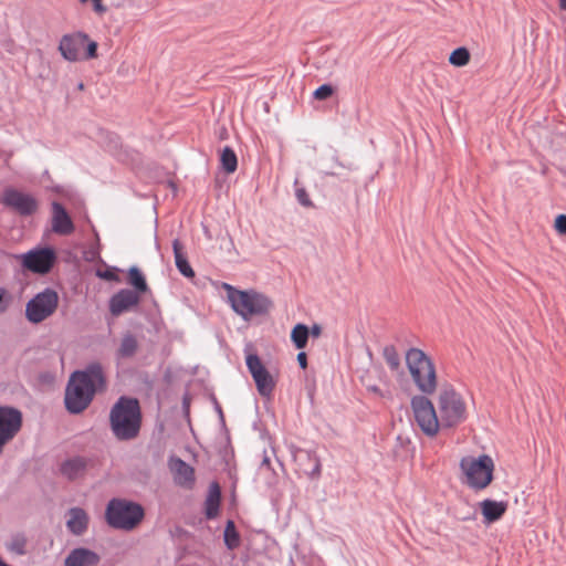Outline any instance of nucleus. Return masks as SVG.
<instances>
[{
    "mask_svg": "<svg viewBox=\"0 0 566 566\" xmlns=\"http://www.w3.org/2000/svg\"><path fill=\"white\" fill-rule=\"evenodd\" d=\"M333 165H331L327 169H325V175L328 176H338L340 171L345 169V166L338 161L336 157L332 158Z\"/></svg>",
    "mask_w": 566,
    "mask_h": 566,
    "instance_id": "36",
    "label": "nucleus"
},
{
    "mask_svg": "<svg viewBox=\"0 0 566 566\" xmlns=\"http://www.w3.org/2000/svg\"><path fill=\"white\" fill-rule=\"evenodd\" d=\"M56 261V253L50 247L34 249L22 255V266L38 274L49 273Z\"/></svg>",
    "mask_w": 566,
    "mask_h": 566,
    "instance_id": "12",
    "label": "nucleus"
},
{
    "mask_svg": "<svg viewBox=\"0 0 566 566\" xmlns=\"http://www.w3.org/2000/svg\"><path fill=\"white\" fill-rule=\"evenodd\" d=\"M245 363L249 373L255 382L258 392L262 397H271L275 389L276 381L270 371L265 368L260 357L256 354H249L247 356Z\"/></svg>",
    "mask_w": 566,
    "mask_h": 566,
    "instance_id": "10",
    "label": "nucleus"
},
{
    "mask_svg": "<svg viewBox=\"0 0 566 566\" xmlns=\"http://www.w3.org/2000/svg\"><path fill=\"white\" fill-rule=\"evenodd\" d=\"M70 518L66 522L67 530L76 536L83 535L88 527V515L81 507H72L69 511Z\"/></svg>",
    "mask_w": 566,
    "mask_h": 566,
    "instance_id": "22",
    "label": "nucleus"
},
{
    "mask_svg": "<svg viewBox=\"0 0 566 566\" xmlns=\"http://www.w3.org/2000/svg\"><path fill=\"white\" fill-rule=\"evenodd\" d=\"M295 185V197L298 203L305 208H313L314 203L311 200L306 189L302 186H300V182L297 179L294 181Z\"/></svg>",
    "mask_w": 566,
    "mask_h": 566,
    "instance_id": "33",
    "label": "nucleus"
},
{
    "mask_svg": "<svg viewBox=\"0 0 566 566\" xmlns=\"http://www.w3.org/2000/svg\"><path fill=\"white\" fill-rule=\"evenodd\" d=\"M224 545L228 549L233 551L240 546L241 538L232 520H228L223 532Z\"/></svg>",
    "mask_w": 566,
    "mask_h": 566,
    "instance_id": "27",
    "label": "nucleus"
},
{
    "mask_svg": "<svg viewBox=\"0 0 566 566\" xmlns=\"http://www.w3.org/2000/svg\"><path fill=\"white\" fill-rule=\"evenodd\" d=\"M172 250L175 255V263L178 271L186 277H193L195 271L190 266L185 253L182 252V245L179 240H174Z\"/></svg>",
    "mask_w": 566,
    "mask_h": 566,
    "instance_id": "25",
    "label": "nucleus"
},
{
    "mask_svg": "<svg viewBox=\"0 0 566 566\" xmlns=\"http://www.w3.org/2000/svg\"><path fill=\"white\" fill-rule=\"evenodd\" d=\"M459 465L465 476L464 483L474 491L484 490L493 481L494 461L488 454L463 457Z\"/></svg>",
    "mask_w": 566,
    "mask_h": 566,
    "instance_id": "6",
    "label": "nucleus"
},
{
    "mask_svg": "<svg viewBox=\"0 0 566 566\" xmlns=\"http://www.w3.org/2000/svg\"><path fill=\"white\" fill-rule=\"evenodd\" d=\"M470 52L467 48L460 46L453 50L449 56V63L453 66H464L470 62Z\"/></svg>",
    "mask_w": 566,
    "mask_h": 566,
    "instance_id": "31",
    "label": "nucleus"
},
{
    "mask_svg": "<svg viewBox=\"0 0 566 566\" xmlns=\"http://www.w3.org/2000/svg\"><path fill=\"white\" fill-rule=\"evenodd\" d=\"M88 463V459L76 455L62 462L60 471L66 479L73 481L84 474Z\"/></svg>",
    "mask_w": 566,
    "mask_h": 566,
    "instance_id": "21",
    "label": "nucleus"
},
{
    "mask_svg": "<svg viewBox=\"0 0 566 566\" xmlns=\"http://www.w3.org/2000/svg\"><path fill=\"white\" fill-rule=\"evenodd\" d=\"M138 350V340L136 336L129 332L123 335L119 347L116 350L118 359L132 358Z\"/></svg>",
    "mask_w": 566,
    "mask_h": 566,
    "instance_id": "24",
    "label": "nucleus"
},
{
    "mask_svg": "<svg viewBox=\"0 0 566 566\" xmlns=\"http://www.w3.org/2000/svg\"><path fill=\"white\" fill-rule=\"evenodd\" d=\"M22 422L23 416L18 408L0 406V454L4 446L19 433Z\"/></svg>",
    "mask_w": 566,
    "mask_h": 566,
    "instance_id": "11",
    "label": "nucleus"
},
{
    "mask_svg": "<svg viewBox=\"0 0 566 566\" xmlns=\"http://www.w3.org/2000/svg\"><path fill=\"white\" fill-rule=\"evenodd\" d=\"M169 469L174 474L177 485L185 489H192L195 485V469L180 458H170Z\"/></svg>",
    "mask_w": 566,
    "mask_h": 566,
    "instance_id": "16",
    "label": "nucleus"
},
{
    "mask_svg": "<svg viewBox=\"0 0 566 566\" xmlns=\"http://www.w3.org/2000/svg\"><path fill=\"white\" fill-rule=\"evenodd\" d=\"M368 389L370 390V392L379 395L380 397H384V394L378 386L373 385V386H369Z\"/></svg>",
    "mask_w": 566,
    "mask_h": 566,
    "instance_id": "43",
    "label": "nucleus"
},
{
    "mask_svg": "<svg viewBox=\"0 0 566 566\" xmlns=\"http://www.w3.org/2000/svg\"><path fill=\"white\" fill-rule=\"evenodd\" d=\"M554 227L559 234H566V214H558Z\"/></svg>",
    "mask_w": 566,
    "mask_h": 566,
    "instance_id": "38",
    "label": "nucleus"
},
{
    "mask_svg": "<svg viewBox=\"0 0 566 566\" xmlns=\"http://www.w3.org/2000/svg\"><path fill=\"white\" fill-rule=\"evenodd\" d=\"M223 289L232 310L245 321L253 316L266 315L273 307V302L255 290L242 291L228 283L223 284Z\"/></svg>",
    "mask_w": 566,
    "mask_h": 566,
    "instance_id": "3",
    "label": "nucleus"
},
{
    "mask_svg": "<svg viewBox=\"0 0 566 566\" xmlns=\"http://www.w3.org/2000/svg\"><path fill=\"white\" fill-rule=\"evenodd\" d=\"M128 283L134 287L133 291L137 292L138 295L148 291L146 279L137 266H132L128 270Z\"/></svg>",
    "mask_w": 566,
    "mask_h": 566,
    "instance_id": "26",
    "label": "nucleus"
},
{
    "mask_svg": "<svg viewBox=\"0 0 566 566\" xmlns=\"http://www.w3.org/2000/svg\"><path fill=\"white\" fill-rule=\"evenodd\" d=\"M88 40V35L83 32L64 34L59 44L61 55L70 62L81 60L82 49Z\"/></svg>",
    "mask_w": 566,
    "mask_h": 566,
    "instance_id": "13",
    "label": "nucleus"
},
{
    "mask_svg": "<svg viewBox=\"0 0 566 566\" xmlns=\"http://www.w3.org/2000/svg\"><path fill=\"white\" fill-rule=\"evenodd\" d=\"M294 459L300 470L305 472L311 479H318L321 475V461L318 457L310 451L298 450Z\"/></svg>",
    "mask_w": 566,
    "mask_h": 566,
    "instance_id": "19",
    "label": "nucleus"
},
{
    "mask_svg": "<svg viewBox=\"0 0 566 566\" xmlns=\"http://www.w3.org/2000/svg\"><path fill=\"white\" fill-rule=\"evenodd\" d=\"M333 93H334V88L331 84H323L314 91L313 96H314V98H316L318 101H324V99L331 97L333 95Z\"/></svg>",
    "mask_w": 566,
    "mask_h": 566,
    "instance_id": "34",
    "label": "nucleus"
},
{
    "mask_svg": "<svg viewBox=\"0 0 566 566\" xmlns=\"http://www.w3.org/2000/svg\"><path fill=\"white\" fill-rule=\"evenodd\" d=\"M10 304V295L3 287L0 289V313H4Z\"/></svg>",
    "mask_w": 566,
    "mask_h": 566,
    "instance_id": "37",
    "label": "nucleus"
},
{
    "mask_svg": "<svg viewBox=\"0 0 566 566\" xmlns=\"http://www.w3.org/2000/svg\"><path fill=\"white\" fill-rule=\"evenodd\" d=\"M97 275L102 279L109 280V281L115 280V277H116V275L111 271H104V272L98 271Z\"/></svg>",
    "mask_w": 566,
    "mask_h": 566,
    "instance_id": "42",
    "label": "nucleus"
},
{
    "mask_svg": "<svg viewBox=\"0 0 566 566\" xmlns=\"http://www.w3.org/2000/svg\"><path fill=\"white\" fill-rule=\"evenodd\" d=\"M322 334V326L318 324H313L310 328V335L313 337H319Z\"/></svg>",
    "mask_w": 566,
    "mask_h": 566,
    "instance_id": "40",
    "label": "nucleus"
},
{
    "mask_svg": "<svg viewBox=\"0 0 566 566\" xmlns=\"http://www.w3.org/2000/svg\"><path fill=\"white\" fill-rule=\"evenodd\" d=\"M140 302V295L129 289H122L115 293L109 300V312L114 316H118L132 307L137 306Z\"/></svg>",
    "mask_w": 566,
    "mask_h": 566,
    "instance_id": "15",
    "label": "nucleus"
},
{
    "mask_svg": "<svg viewBox=\"0 0 566 566\" xmlns=\"http://www.w3.org/2000/svg\"><path fill=\"white\" fill-rule=\"evenodd\" d=\"M2 202L4 206L14 209L21 216H30L38 209L36 200L32 196L14 189L4 191Z\"/></svg>",
    "mask_w": 566,
    "mask_h": 566,
    "instance_id": "14",
    "label": "nucleus"
},
{
    "mask_svg": "<svg viewBox=\"0 0 566 566\" xmlns=\"http://www.w3.org/2000/svg\"><path fill=\"white\" fill-rule=\"evenodd\" d=\"M85 45H86V51L83 55L81 54V59L82 60H91V59L97 57V46H98L97 43L95 41H91L88 39L87 42L85 43Z\"/></svg>",
    "mask_w": 566,
    "mask_h": 566,
    "instance_id": "35",
    "label": "nucleus"
},
{
    "mask_svg": "<svg viewBox=\"0 0 566 566\" xmlns=\"http://www.w3.org/2000/svg\"><path fill=\"white\" fill-rule=\"evenodd\" d=\"M220 163H221L222 169L227 174H232L237 170L238 158H237L234 150L231 147L226 146L222 149L221 156H220Z\"/></svg>",
    "mask_w": 566,
    "mask_h": 566,
    "instance_id": "29",
    "label": "nucleus"
},
{
    "mask_svg": "<svg viewBox=\"0 0 566 566\" xmlns=\"http://www.w3.org/2000/svg\"><path fill=\"white\" fill-rule=\"evenodd\" d=\"M382 357L390 370H399L401 366L400 356L394 345H386L382 348Z\"/></svg>",
    "mask_w": 566,
    "mask_h": 566,
    "instance_id": "30",
    "label": "nucleus"
},
{
    "mask_svg": "<svg viewBox=\"0 0 566 566\" xmlns=\"http://www.w3.org/2000/svg\"><path fill=\"white\" fill-rule=\"evenodd\" d=\"M81 2H87L88 0H80ZM94 3V9L97 12H105L106 8L102 4V0H92Z\"/></svg>",
    "mask_w": 566,
    "mask_h": 566,
    "instance_id": "41",
    "label": "nucleus"
},
{
    "mask_svg": "<svg viewBox=\"0 0 566 566\" xmlns=\"http://www.w3.org/2000/svg\"><path fill=\"white\" fill-rule=\"evenodd\" d=\"M310 328L302 323L296 324L291 332V340L297 349H304L307 345Z\"/></svg>",
    "mask_w": 566,
    "mask_h": 566,
    "instance_id": "28",
    "label": "nucleus"
},
{
    "mask_svg": "<svg viewBox=\"0 0 566 566\" xmlns=\"http://www.w3.org/2000/svg\"><path fill=\"white\" fill-rule=\"evenodd\" d=\"M296 359L302 369L307 368V355L305 352H300L296 356Z\"/></svg>",
    "mask_w": 566,
    "mask_h": 566,
    "instance_id": "39",
    "label": "nucleus"
},
{
    "mask_svg": "<svg viewBox=\"0 0 566 566\" xmlns=\"http://www.w3.org/2000/svg\"><path fill=\"white\" fill-rule=\"evenodd\" d=\"M221 500L220 485L217 482H212L209 486V493L205 501V513L207 518H214L219 513Z\"/></svg>",
    "mask_w": 566,
    "mask_h": 566,
    "instance_id": "23",
    "label": "nucleus"
},
{
    "mask_svg": "<svg viewBox=\"0 0 566 566\" xmlns=\"http://www.w3.org/2000/svg\"><path fill=\"white\" fill-rule=\"evenodd\" d=\"M52 230L60 235H69L74 231V223L65 208L54 201L52 203Z\"/></svg>",
    "mask_w": 566,
    "mask_h": 566,
    "instance_id": "17",
    "label": "nucleus"
},
{
    "mask_svg": "<svg viewBox=\"0 0 566 566\" xmlns=\"http://www.w3.org/2000/svg\"><path fill=\"white\" fill-rule=\"evenodd\" d=\"M109 426L119 441H129L138 437L142 428V410L137 398L120 396L109 412Z\"/></svg>",
    "mask_w": 566,
    "mask_h": 566,
    "instance_id": "2",
    "label": "nucleus"
},
{
    "mask_svg": "<svg viewBox=\"0 0 566 566\" xmlns=\"http://www.w3.org/2000/svg\"><path fill=\"white\" fill-rule=\"evenodd\" d=\"M25 545H27V538L23 534H15L12 536L10 543L7 545V548L17 554V555H24L25 554Z\"/></svg>",
    "mask_w": 566,
    "mask_h": 566,
    "instance_id": "32",
    "label": "nucleus"
},
{
    "mask_svg": "<svg viewBox=\"0 0 566 566\" xmlns=\"http://www.w3.org/2000/svg\"><path fill=\"white\" fill-rule=\"evenodd\" d=\"M438 407L442 427H455L467 418L465 403L461 395L451 385H444L440 389Z\"/></svg>",
    "mask_w": 566,
    "mask_h": 566,
    "instance_id": "7",
    "label": "nucleus"
},
{
    "mask_svg": "<svg viewBox=\"0 0 566 566\" xmlns=\"http://www.w3.org/2000/svg\"><path fill=\"white\" fill-rule=\"evenodd\" d=\"M262 467H268V468H270V458H269V455H266V454L263 457V460H262Z\"/></svg>",
    "mask_w": 566,
    "mask_h": 566,
    "instance_id": "44",
    "label": "nucleus"
},
{
    "mask_svg": "<svg viewBox=\"0 0 566 566\" xmlns=\"http://www.w3.org/2000/svg\"><path fill=\"white\" fill-rule=\"evenodd\" d=\"M101 557L90 548L76 547L64 559V566H97Z\"/></svg>",
    "mask_w": 566,
    "mask_h": 566,
    "instance_id": "18",
    "label": "nucleus"
},
{
    "mask_svg": "<svg viewBox=\"0 0 566 566\" xmlns=\"http://www.w3.org/2000/svg\"><path fill=\"white\" fill-rule=\"evenodd\" d=\"M481 513L484 520V523L491 524L499 521L507 510L506 501H494L490 499H485L480 502Z\"/></svg>",
    "mask_w": 566,
    "mask_h": 566,
    "instance_id": "20",
    "label": "nucleus"
},
{
    "mask_svg": "<svg viewBox=\"0 0 566 566\" xmlns=\"http://www.w3.org/2000/svg\"><path fill=\"white\" fill-rule=\"evenodd\" d=\"M144 517V507L134 501L114 497L106 505V523L115 530L133 531Z\"/></svg>",
    "mask_w": 566,
    "mask_h": 566,
    "instance_id": "5",
    "label": "nucleus"
},
{
    "mask_svg": "<svg viewBox=\"0 0 566 566\" xmlns=\"http://www.w3.org/2000/svg\"><path fill=\"white\" fill-rule=\"evenodd\" d=\"M427 396L423 394L413 396L410 406L415 420L421 431L428 437H433L439 431L440 422L436 409Z\"/></svg>",
    "mask_w": 566,
    "mask_h": 566,
    "instance_id": "9",
    "label": "nucleus"
},
{
    "mask_svg": "<svg viewBox=\"0 0 566 566\" xmlns=\"http://www.w3.org/2000/svg\"><path fill=\"white\" fill-rule=\"evenodd\" d=\"M106 388V378L99 363H91L84 369L74 371L66 385L64 403L72 415L83 412L97 391Z\"/></svg>",
    "mask_w": 566,
    "mask_h": 566,
    "instance_id": "1",
    "label": "nucleus"
},
{
    "mask_svg": "<svg viewBox=\"0 0 566 566\" xmlns=\"http://www.w3.org/2000/svg\"><path fill=\"white\" fill-rule=\"evenodd\" d=\"M84 87H85V86H84V83H83V82H80V83H78V85H77V88H78L80 91H83V90H84Z\"/></svg>",
    "mask_w": 566,
    "mask_h": 566,
    "instance_id": "46",
    "label": "nucleus"
},
{
    "mask_svg": "<svg viewBox=\"0 0 566 566\" xmlns=\"http://www.w3.org/2000/svg\"><path fill=\"white\" fill-rule=\"evenodd\" d=\"M405 358L417 389L423 395H432L438 385L436 366L432 359L417 347L409 348Z\"/></svg>",
    "mask_w": 566,
    "mask_h": 566,
    "instance_id": "4",
    "label": "nucleus"
},
{
    "mask_svg": "<svg viewBox=\"0 0 566 566\" xmlns=\"http://www.w3.org/2000/svg\"><path fill=\"white\" fill-rule=\"evenodd\" d=\"M59 295L56 291L46 287L32 297L25 306V317L33 324H39L50 317L57 308Z\"/></svg>",
    "mask_w": 566,
    "mask_h": 566,
    "instance_id": "8",
    "label": "nucleus"
},
{
    "mask_svg": "<svg viewBox=\"0 0 566 566\" xmlns=\"http://www.w3.org/2000/svg\"><path fill=\"white\" fill-rule=\"evenodd\" d=\"M559 9L566 10V0H559Z\"/></svg>",
    "mask_w": 566,
    "mask_h": 566,
    "instance_id": "45",
    "label": "nucleus"
}]
</instances>
